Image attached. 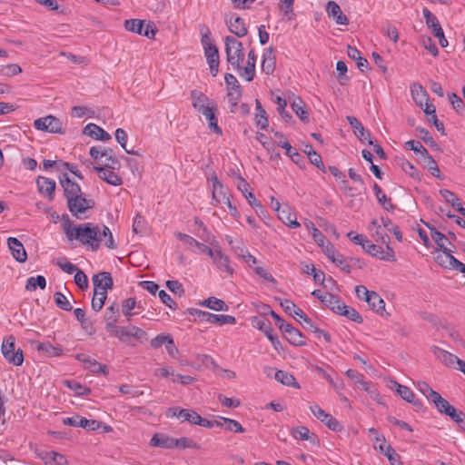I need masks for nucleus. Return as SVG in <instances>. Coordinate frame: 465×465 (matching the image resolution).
Instances as JSON below:
<instances>
[{
	"label": "nucleus",
	"instance_id": "obj_1",
	"mask_svg": "<svg viewBox=\"0 0 465 465\" xmlns=\"http://www.w3.org/2000/svg\"><path fill=\"white\" fill-rule=\"evenodd\" d=\"M63 229L69 241L77 240L84 245H90L93 251L99 249L102 239L97 225L86 223L72 227L71 221L67 219L63 223Z\"/></svg>",
	"mask_w": 465,
	"mask_h": 465
},
{
	"label": "nucleus",
	"instance_id": "obj_2",
	"mask_svg": "<svg viewBox=\"0 0 465 465\" xmlns=\"http://www.w3.org/2000/svg\"><path fill=\"white\" fill-rule=\"evenodd\" d=\"M226 60L232 66L241 71L242 69V64L244 60V51L242 44L235 37L227 35L224 38Z\"/></svg>",
	"mask_w": 465,
	"mask_h": 465
},
{
	"label": "nucleus",
	"instance_id": "obj_3",
	"mask_svg": "<svg viewBox=\"0 0 465 465\" xmlns=\"http://www.w3.org/2000/svg\"><path fill=\"white\" fill-rule=\"evenodd\" d=\"M15 337H6L2 343V353L5 359L15 366H21L24 362V354L21 349L15 350Z\"/></svg>",
	"mask_w": 465,
	"mask_h": 465
},
{
	"label": "nucleus",
	"instance_id": "obj_4",
	"mask_svg": "<svg viewBox=\"0 0 465 465\" xmlns=\"http://www.w3.org/2000/svg\"><path fill=\"white\" fill-rule=\"evenodd\" d=\"M190 97L193 107L203 115L211 109H217V104L201 91L192 90Z\"/></svg>",
	"mask_w": 465,
	"mask_h": 465
},
{
	"label": "nucleus",
	"instance_id": "obj_5",
	"mask_svg": "<svg viewBox=\"0 0 465 465\" xmlns=\"http://www.w3.org/2000/svg\"><path fill=\"white\" fill-rule=\"evenodd\" d=\"M124 28L129 32L144 35L148 38H153L157 31L153 23H148L144 28V21L140 19L125 20Z\"/></svg>",
	"mask_w": 465,
	"mask_h": 465
},
{
	"label": "nucleus",
	"instance_id": "obj_6",
	"mask_svg": "<svg viewBox=\"0 0 465 465\" xmlns=\"http://www.w3.org/2000/svg\"><path fill=\"white\" fill-rule=\"evenodd\" d=\"M34 126L37 130L52 134H62L64 133L62 122L53 115H47L35 120Z\"/></svg>",
	"mask_w": 465,
	"mask_h": 465
},
{
	"label": "nucleus",
	"instance_id": "obj_7",
	"mask_svg": "<svg viewBox=\"0 0 465 465\" xmlns=\"http://www.w3.org/2000/svg\"><path fill=\"white\" fill-rule=\"evenodd\" d=\"M191 314L195 316L202 322H206L218 325L234 324L236 322L235 317L232 315H218L197 309H194L193 312H191Z\"/></svg>",
	"mask_w": 465,
	"mask_h": 465
},
{
	"label": "nucleus",
	"instance_id": "obj_8",
	"mask_svg": "<svg viewBox=\"0 0 465 465\" xmlns=\"http://www.w3.org/2000/svg\"><path fill=\"white\" fill-rule=\"evenodd\" d=\"M367 253L371 256L377 257L382 261L395 262V252L394 250L387 243L386 251H384L381 246H378L372 243L370 240H368V243H365L362 248Z\"/></svg>",
	"mask_w": 465,
	"mask_h": 465
},
{
	"label": "nucleus",
	"instance_id": "obj_9",
	"mask_svg": "<svg viewBox=\"0 0 465 465\" xmlns=\"http://www.w3.org/2000/svg\"><path fill=\"white\" fill-rule=\"evenodd\" d=\"M94 204L93 200L86 199L83 193H81L79 196L74 197L69 201L67 207L74 216L79 218L86 210L93 208Z\"/></svg>",
	"mask_w": 465,
	"mask_h": 465
},
{
	"label": "nucleus",
	"instance_id": "obj_10",
	"mask_svg": "<svg viewBox=\"0 0 465 465\" xmlns=\"http://www.w3.org/2000/svg\"><path fill=\"white\" fill-rule=\"evenodd\" d=\"M312 414L323 422L330 430L333 431H340L342 429L341 423L333 418L331 414L325 412L319 405L314 404L310 407Z\"/></svg>",
	"mask_w": 465,
	"mask_h": 465
},
{
	"label": "nucleus",
	"instance_id": "obj_11",
	"mask_svg": "<svg viewBox=\"0 0 465 465\" xmlns=\"http://www.w3.org/2000/svg\"><path fill=\"white\" fill-rule=\"evenodd\" d=\"M252 325L254 328H257L259 331H262L265 336L271 341L272 344L274 348H277V345L280 344L278 337L273 334V330L271 326V322L261 317H252Z\"/></svg>",
	"mask_w": 465,
	"mask_h": 465
},
{
	"label": "nucleus",
	"instance_id": "obj_12",
	"mask_svg": "<svg viewBox=\"0 0 465 465\" xmlns=\"http://www.w3.org/2000/svg\"><path fill=\"white\" fill-rule=\"evenodd\" d=\"M63 423L72 427H81L89 430H96L100 428V422L98 420H88L78 414L64 419Z\"/></svg>",
	"mask_w": 465,
	"mask_h": 465
},
{
	"label": "nucleus",
	"instance_id": "obj_13",
	"mask_svg": "<svg viewBox=\"0 0 465 465\" xmlns=\"http://www.w3.org/2000/svg\"><path fill=\"white\" fill-rule=\"evenodd\" d=\"M93 169L98 173L99 178L108 184L119 186L123 183L122 177L114 172V169L106 167L104 164L102 166H94Z\"/></svg>",
	"mask_w": 465,
	"mask_h": 465
},
{
	"label": "nucleus",
	"instance_id": "obj_14",
	"mask_svg": "<svg viewBox=\"0 0 465 465\" xmlns=\"http://www.w3.org/2000/svg\"><path fill=\"white\" fill-rule=\"evenodd\" d=\"M323 252L333 263L341 267L342 271L347 273L351 272V265L345 262L343 255L341 254L330 242H327Z\"/></svg>",
	"mask_w": 465,
	"mask_h": 465
},
{
	"label": "nucleus",
	"instance_id": "obj_15",
	"mask_svg": "<svg viewBox=\"0 0 465 465\" xmlns=\"http://www.w3.org/2000/svg\"><path fill=\"white\" fill-rule=\"evenodd\" d=\"M75 358L77 361L83 363L84 369L89 370L91 372L104 373V375L108 373L106 365L101 364L96 360L92 359L85 353H78Z\"/></svg>",
	"mask_w": 465,
	"mask_h": 465
},
{
	"label": "nucleus",
	"instance_id": "obj_16",
	"mask_svg": "<svg viewBox=\"0 0 465 465\" xmlns=\"http://www.w3.org/2000/svg\"><path fill=\"white\" fill-rule=\"evenodd\" d=\"M60 183L64 189V195L66 198L67 203L74 197L79 196V194L82 193L80 185L77 183L73 182L68 177L67 173H64L60 177Z\"/></svg>",
	"mask_w": 465,
	"mask_h": 465
},
{
	"label": "nucleus",
	"instance_id": "obj_17",
	"mask_svg": "<svg viewBox=\"0 0 465 465\" xmlns=\"http://www.w3.org/2000/svg\"><path fill=\"white\" fill-rule=\"evenodd\" d=\"M213 259V263L223 272L232 275L233 269L230 266L229 257L225 255L221 249L212 250V254H208Z\"/></svg>",
	"mask_w": 465,
	"mask_h": 465
},
{
	"label": "nucleus",
	"instance_id": "obj_18",
	"mask_svg": "<svg viewBox=\"0 0 465 465\" xmlns=\"http://www.w3.org/2000/svg\"><path fill=\"white\" fill-rule=\"evenodd\" d=\"M169 415L177 417L182 422L188 421L191 424H197L200 414L189 409L173 407L168 410Z\"/></svg>",
	"mask_w": 465,
	"mask_h": 465
},
{
	"label": "nucleus",
	"instance_id": "obj_19",
	"mask_svg": "<svg viewBox=\"0 0 465 465\" xmlns=\"http://www.w3.org/2000/svg\"><path fill=\"white\" fill-rule=\"evenodd\" d=\"M346 120L353 129L354 134L359 138L361 142L364 143L365 141H368L369 144H373V140L371 137L370 132L365 130L364 126L355 116L348 115Z\"/></svg>",
	"mask_w": 465,
	"mask_h": 465
},
{
	"label": "nucleus",
	"instance_id": "obj_20",
	"mask_svg": "<svg viewBox=\"0 0 465 465\" xmlns=\"http://www.w3.org/2000/svg\"><path fill=\"white\" fill-rule=\"evenodd\" d=\"M94 291L101 292L112 289L114 286L113 278L110 272H102L93 276Z\"/></svg>",
	"mask_w": 465,
	"mask_h": 465
},
{
	"label": "nucleus",
	"instance_id": "obj_21",
	"mask_svg": "<svg viewBox=\"0 0 465 465\" xmlns=\"http://www.w3.org/2000/svg\"><path fill=\"white\" fill-rule=\"evenodd\" d=\"M376 442H380L378 449L388 458L391 465H403L401 461L400 455L391 445L386 444L384 437H377ZM375 448H377V446H375Z\"/></svg>",
	"mask_w": 465,
	"mask_h": 465
},
{
	"label": "nucleus",
	"instance_id": "obj_22",
	"mask_svg": "<svg viewBox=\"0 0 465 465\" xmlns=\"http://www.w3.org/2000/svg\"><path fill=\"white\" fill-rule=\"evenodd\" d=\"M204 55L210 67V73L216 76L219 72L220 56L218 48L215 45H208L204 49Z\"/></svg>",
	"mask_w": 465,
	"mask_h": 465
},
{
	"label": "nucleus",
	"instance_id": "obj_23",
	"mask_svg": "<svg viewBox=\"0 0 465 465\" xmlns=\"http://www.w3.org/2000/svg\"><path fill=\"white\" fill-rule=\"evenodd\" d=\"M7 245L15 260L18 262H25L26 261V252L23 243L17 238L9 237L7 239Z\"/></svg>",
	"mask_w": 465,
	"mask_h": 465
},
{
	"label": "nucleus",
	"instance_id": "obj_24",
	"mask_svg": "<svg viewBox=\"0 0 465 465\" xmlns=\"http://www.w3.org/2000/svg\"><path fill=\"white\" fill-rule=\"evenodd\" d=\"M431 350H432V352L435 355V357L441 363H443L445 366H447L449 368H455V364L458 365L459 361H460V359H459L456 355H454L440 347L433 346L431 348Z\"/></svg>",
	"mask_w": 465,
	"mask_h": 465
},
{
	"label": "nucleus",
	"instance_id": "obj_25",
	"mask_svg": "<svg viewBox=\"0 0 465 465\" xmlns=\"http://www.w3.org/2000/svg\"><path fill=\"white\" fill-rule=\"evenodd\" d=\"M281 331L285 335L287 341L292 345L302 346L306 344V341L302 332L298 329L292 326L291 324L287 323L285 326H283V329Z\"/></svg>",
	"mask_w": 465,
	"mask_h": 465
},
{
	"label": "nucleus",
	"instance_id": "obj_26",
	"mask_svg": "<svg viewBox=\"0 0 465 465\" xmlns=\"http://www.w3.org/2000/svg\"><path fill=\"white\" fill-rule=\"evenodd\" d=\"M175 236L177 239H179L181 242H183L185 245L189 247H195L200 253L204 254H212V250L209 246L198 242L192 236L177 232H175Z\"/></svg>",
	"mask_w": 465,
	"mask_h": 465
},
{
	"label": "nucleus",
	"instance_id": "obj_27",
	"mask_svg": "<svg viewBox=\"0 0 465 465\" xmlns=\"http://www.w3.org/2000/svg\"><path fill=\"white\" fill-rule=\"evenodd\" d=\"M38 191L41 194L46 196L50 201L54 197L55 182L52 179L38 176L36 179Z\"/></svg>",
	"mask_w": 465,
	"mask_h": 465
},
{
	"label": "nucleus",
	"instance_id": "obj_28",
	"mask_svg": "<svg viewBox=\"0 0 465 465\" xmlns=\"http://www.w3.org/2000/svg\"><path fill=\"white\" fill-rule=\"evenodd\" d=\"M326 13L329 17H332L336 24L346 25L349 23L347 16L342 13L340 5L334 1H329L326 4Z\"/></svg>",
	"mask_w": 465,
	"mask_h": 465
},
{
	"label": "nucleus",
	"instance_id": "obj_29",
	"mask_svg": "<svg viewBox=\"0 0 465 465\" xmlns=\"http://www.w3.org/2000/svg\"><path fill=\"white\" fill-rule=\"evenodd\" d=\"M276 66V58L273 48L268 47L264 50L262 61V70L267 75L273 74Z\"/></svg>",
	"mask_w": 465,
	"mask_h": 465
},
{
	"label": "nucleus",
	"instance_id": "obj_30",
	"mask_svg": "<svg viewBox=\"0 0 465 465\" xmlns=\"http://www.w3.org/2000/svg\"><path fill=\"white\" fill-rule=\"evenodd\" d=\"M275 137L279 139L278 145L286 150V154L292 159V161L295 163H299L302 161V156L298 153L296 149H293L290 143L286 140L284 135L282 133L276 132L274 134Z\"/></svg>",
	"mask_w": 465,
	"mask_h": 465
},
{
	"label": "nucleus",
	"instance_id": "obj_31",
	"mask_svg": "<svg viewBox=\"0 0 465 465\" xmlns=\"http://www.w3.org/2000/svg\"><path fill=\"white\" fill-rule=\"evenodd\" d=\"M84 134L89 136V137H92L95 140H100V141H109L111 140V135L106 132L104 131L103 128H101L100 126H98L97 124H88L84 128Z\"/></svg>",
	"mask_w": 465,
	"mask_h": 465
},
{
	"label": "nucleus",
	"instance_id": "obj_32",
	"mask_svg": "<svg viewBox=\"0 0 465 465\" xmlns=\"http://www.w3.org/2000/svg\"><path fill=\"white\" fill-rule=\"evenodd\" d=\"M255 64H256V54L253 49L250 50L248 53L247 58V65L242 67L240 72V75L245 77L246 81L251 82L255 74Z\"/></svg>",
	"mask_w": 465,
	"mask_h": 465
},
{
	"label": "nucleus",
	"instance_id": "obj_33",
	"mask_svg": "<svg viewBox=\"0 0 465 465\" xmlns=\"http://www.w3.org/2000/svg\"><path fill=\"white\" fill-rule=\"evenodd\" d=\"M151 447H159L164 449L175 448L174 438L162 433H155L150 440Z\"/></svg>",
	"mask_w": 465,
	"mask_h": 465
},
{
	"label": "nucleus",
	"instance_id": "obj_34",
	"mask_svg": "<svg viewBox=\"0 0 465 465\" xmlns=\"http://www.w3.org/2000/svg\"><path fill=\"white\" fill-rule=\"evenodd\" d=\"M119 306L114 302L108 306L104 312L105 330L112 329L118 322L119 319Z\"/></svg>",
	"mask_w": 465,
	"mask_h": 465
},
{
	"label": "nucleus",
	"instance_id": "obj_35",
	"mask_svg": "<svg viewBox=\"0 0 465 465\" xmlns=\"http://www.w3.org/2000/svg\"><path fill=\"white\" fill-rule=\"evenodd\" d=\"M425 225L430 229V237L434 241V242L438 246V251L440 250H447L449 249L447 245H450V242L449 240V237L440 232H439L435 227L430 226L429 223H424Z\"/></svg>",
	"mask_w": 465,
	"mask_h": 465
},
{
	"label": "nucleus",
	"instance_id": "obj_36",
	"mask_svg": "<svg viewBox=\"0 0 465 465\" xmlns=\"http://www.w3.org/2000/svg\"><path fill=\"white\" fill-rule=\"evenodd\" d=\"M35 349L47 357H58L63 353V349L59 346H54L50 342H36Z\"/></svg>",
	"mask_w": 465,
	"mask_h": 465
},
{
	"label": "nucleus",
	"instance_id": "obj_37",
	"mask_svg": "<svg viewBox=\"0 0 465 465\" xmlns=\"http://www.w3.org/2000/svg\"><path fill=\"white\" fill-rule=\"evenodd\" d=\"M411 92L413 100L419 106L423 107V103L429 101L426 90L420 84L414 83L411 86Z\"/></svg>",
	"mask_w": 465,
	"mask_h": 465
},
{
	"label": "nucleus",
	"instance_id": "obj_38",
	"mask_svg": "<svg viewBox=\"0 0 465 465\" xmlns=\"http://www.w3.org/2000/svg\"><path fill=\"white\" fill-rule=\"evenodd\" d=\"M441 252L437 253L435 256V262L445 269H451L453 266L452 261L455 257L451 254L452 250H440Z\"/></svg>",
	"mask_w": 465,
	"mask_h": 465
},
{
	"label": "nucleus",
	"instance_id": "obj_39",
	"mask_svg": "<svg viewBox=\"0 0 465 465\" xmlns=\"http://www.w3.org/2000/svg\"><path fill=\"white\" fill-rule=\"evenodd\" d=\"M366 302L371 308V310L381 314V316L384 315L385 302L377 292H373L372 294H369Z\"/></svg>",
	"mask_w": 465,
	"mask_h": 465
},
{
	"label": "nucleus",
	"instance_id": "obj_40",
	"mask_svg": "<svg viewBox=\"0 0 465 465\" xmlns=\"http://www.w3.org/2000/svg\"><path fill=\"white\" fill-rule=\"evenodd\" d=\"M229 30L238 37H243L247 35L248 29L244 20L239 16L229 23Z\"/></svg>",
	"mask_w": 465,
	"mask_h": 465
},
{
	"label": "nucleus",
	"instance_id": "obj_41",
	"mask_svg": "<svg viewBox=\"0 0 465 465\" xmlns=\"http://www.w3.org/2000/svg\"><path fill=\"white\" fill-rule=\"evenodd\" d=\"M347 54L357 62V66L361 72H365L368 69L369 63L367 59L361 56V53L356 47L348 45Z\"/></svg>",
	"mask_w": 465,
	"mask_h": 465
},
{
	"label": "nucleus",
	"instance_id": "obj_42",
	"mask_svg": "<svg viewBox=\"0 0 465 465\" xmlns=\"http://www.w3.org/2000/svg\"><path fill=\"white\" fill-rule=\"evenodd\" d=\"M130 338H134L138 341L143 342V341H146L147 334L143 329H141L137 326H134V325H130V326L126 327V330L124 332V339H125L124 342H129Z\"/></svg>",
	"mask_w": 465,
	"mask_h": 465
},
{
	"label": "nucleus",
	"instance_id": "obj_43",
	"mask_svg": "<svg viewBox=\"0 0 465 465\" xmlns=\"http://www.w3.org/2000/svg\"><path fill=\"white\" fill-rule=\"evenodd\" d=\"M202 306H204L206 308H209L213 311L216 312H225L228 311L227 304L221 299H218L216 297H210L206 300H203L200 302Z\"/></svg>",
	"mask_w": 465,
	"mask_h": 465
},
{
	"label": "nucleus",
	"instance_id": "obj_44",
	"mask_svg": "<svg viewBox=\"0 0 465 465\" xmlns=\"http://www.w3.org/2000/svg\"><path fill=\"white\" fill-rule=\"evenodd\" d=\"M324 298H326L324 304L330 307L335 313L339 314L341 312L342 309H345V303L341 302V300L332 293L325 292Z\"/></svg>",
	"mask_w": 465,
	"mask_h": 465
},
{
	"label": "nucleus",
	"instance_id": "obj_45",
	"mask_svg": "<svg viewBox=\"0 0 465 465\" xmlns=\"http://www.w3.org/2000/svg\"><path fill=\"white\" fill-rule=\"evenodd\" d=\"M103 154L104 166L110 167L111 169H119L121 167V163L116 158L113 149L104 147L103 149Z\"/></svg>",
	"mask_w": 465,
	"mask_h": 465
},
{
	"label": "nucleus",
	"instance_id": "obj_46",
	"mask_svg": "<svg viewBox=\"0 0 465 465\" xmlns=\"http://www.w3.org/2000/svg\"><path fill=\"white\" fill-rule=\"evenodd\" d=\"M373 190L375 192L378 202L383 206L385 210L393 211L396 208V206L392 203L391 199L386 196V194L382 192L381 188L377 183H374Z\"/></svg>",
	"mask_w": 465,
	"mask_h": 465
},
{
	"label": "nucleus",
	"instance_id": "obj_47",
	"mask_svg": "<svg viewBox=\"0 0 465 465\" xmlns=\"http://www.w3.org/2000/svg\"><path fill=\"white\" fill-rule=\"evenodd\" d=\"M135 308L142 309L140 304H137L136 300L134 298L125 299L122 303V312L126 317V320L130 322L132 320V316L137 314L138 312H132V311Z\"/></svg>",
	"mask_w": 465,
	"mask_h": 465
},
{
	"label": "nucleus",
	"instance_id": "obj_48",
	"mask_svg": "<svg viewBox=\"0 0 465 465\" xmlns=\"http://www.w3.org/2000/svg\"><path fill=\"white\" fill-rule=\"evenodd\" d=\"M292 108L301 121H309V113L305 108L303 101L300 97H297L292 101Z\"/></svg>",
	"mask_w": 465,
	"mask_h": 465
},
{
	"label": "nucleus",
	"instance_id": "obj_49",
	"mask_svg": "<svg viewBox=\"0 0 465 465\" xmlns=\"http://www.w3.org/2000/svg\"><path fill=\"white\" fill-rule=\"evenodd\" d=\"M274 378L283 385L299 388L295 378L289 372L279 370L275 372Z\"/></svg>",
	"mask_w": 465,
	"mask_h": 465
},
{
	"label": "nucleus",
	"instance_id": "obj_50",
	"mask_svg": "<svg viewBox=\"0 0 465 465\" xmlns=\"http://www.w3.org/2000/svg\"><path fill=\"white\" fill-rule=\"evenodd\" d=\"M255 104H256V115H255L256 124L261 129L265 130L268 127V118H267L266 111L263 109V107L262 106V104L260 103L259 100H256Z\"/></svg>",
	"mask_w": 465,
	"mask_h": 465
},
{
	"label": "nucleus",
	"instance_id": "obj_51",
	"mask_svg": "<svg viewBox=\"0 0 465 465\" xmlns=\"http://www.w3.org/2000/svg\"><path fill=\"white\" fill-rule=\"evenodd\" d=\"M217 109H211L208 113L204 114L203 116L206 118L208 122V126L210 130L215 133L218 135H222L223 131L221 127L218 125V119L216 116Z\"/></svg>",
	"mask_w": 465,
	"mask_h": 465
},
{
	"label": "nucleus",
	"instance_id": "obj_52",
	"mask_svg": "<svg viewBox=\"0 0 465 465\" xmlns=\"http://www.w3.org/2000/svg\"><path fill=\"white\" fill-rule=\"evenodd\" d=\"M430 401L435 405L438 411L441 414L446 415V413L452 407V405L450 404V402L447 400L442 398L439 392L436 395H432V400Z\"/></svg>",
	"mask_w": 465,
	"mask_h": 465
},
{
	"label": "nucleus",
	"instance_id": "obj_53",
	"mask_svg": "<svg viewBox=\"0 0 465 465\" xmlns=\"http://www.w3.org/2000/svg\"><path fill=\"white\" fill-rule=\"evenodd\" d=\"M39 287L41 290L45 289L46 280L44 276L38 275L36 277H29L26 281L25 289L30 292H34Z\"/></svg>",
	"mask_w": 465,
	"mask_h": 465
},
{
	"label": "nucleus",
	"instance_id": "obj_54",
	"mask_svg": "<svg viewBox=\"0 0 465 465\" xmlns=\"http://www.w3.org/2000/svg\"><path fill=\"white\" fill-rule=\"evenodd\" d=\"M440 194L448 203H450L457 211L458 208L462 207L460 200L453 192L448 189H441L440 190Z\"/></svg>",
	"mask_w": 465,
	"mask_h": 465
},
{
	"label": "nucleus",
	"instance_id": "obj_55",
	"mask_svg": "<svg viewBox=\"0 0 465 465\" xmlns=\"http://www.w3.org/2000/svg\"><path fill=\"white\" fill-rule=\"evenodd\" d=\"M106 297H107V292H104V291H101V292H95L94 291V295H93V298H92V302H91V305H92V309L95 312H99L104 304V302L106 300Z\"/></svg>",
	"mask_w": 465,
	"mask_h": 465
},
{
	"label": "nucleus",
	"instance_id": "obj_56",
	"mask_svg": "<svg viewBox=\"0 0 465 465\" xmlns=\"http://www.w3.org/2000/svg\"><path fill=\"white\" fill-rule=\"evenodd\" d=\"M114 135H115V140L117 141V143H120V145L125 150V152L127 153L139 155V153L137 151L128 150L126 148L128 135H127V133L124 129H122V128L116 129Z\"/></svg>",
	"mask_w": 465,
	"mask_h": 465
},
{
	"label": "nucleus",
	"instance_id": "obj_57",
	"mask_svg": "<svg viewBox=\"0 0 465 465\" xmlns=\"http://www.w3.org/2000/svg\"><path fill=\"white\" fill-rule=\"evenodd\" d=\"M407 150L413 151L415 153H420L424 158L430 153L428 150L419 141L410 140L404 143Z\"/></svg>",
	"mask_w": 465,
	"mask_h": 465
},
{
	"label": "nucleus",
	"instance_id": "obj_58",
	"mask_svg": "<svg viewBox=\"0 0 465 465\" xmlns=\"http://www.w3.org/2000/svg\"><path fill=\"white\" fill-rule=\"evenodd\" d=\"M43 459L45 460V463L54 462L56 465H66L67 464L66 458L63 454L58 453L56 451L46 452Z\"/></svg>",
	"mask_w": 465,
	"mask_h": 465
},
{
	"label": "nucleus",
	"instance_id": "obj_59",
	"mask_svg": "<svg viewBox=\"0 0 465 465\" xmlns=\"http://www.w3.org/2000/svg\"><path fill=\"white\" fill-rule=\"evenodd\" d=\"M339 314L345 316L351 321L357 323H361L363 322L361 315L354 308L347 306L346 304L345 309H342L341 312H340Z\"/></svg>",
	"mask_w": 465,
	"mask_h": 465
},
{
	"label": "nucleus",
	"instance_id": "obj_60",
	"mask_svg": "<svg viewBox=\"0 0 465 465\" xmlns=\"http://www.w3.org/2000/svg\"><path fill=\"white\" fill-rule=\"evenodd\" d=\"M242 89L230 88L227 93L228 103L231 104V111L234 112L239 100L242 97Z\"/></svg>",
	"mask_w": 465,
	"mask_h": 465
},
{
	"label": "nucleus",
	"instance_id": "obj_61",
	"mask_svg": "<svg viewBox=\"0 0 465 465\" xmlns=\"http://www.w3.org/2000/svg\"><path fill=\"white\" fill-rule=\"evenodd\" d=\"M274 102L278 104L277 111L280 114V115L284 119L285 122H290L292 120V114H290L288 112H286L285 107L287 105V102L284 98L281 96H276L274 99Z\"/></svg>",
	"mask_w": 465,
	"mask_h": 465
},
{
	"label": "nucleus",
	"instance_id": "obj_62",
	"mask_svg": "<svg viewBox=\"0 0 465 465\" xmlns=\"http://www.w3.org/2000/svg\"><path fill=\"white\" fill-rule=\"evenodd\" d=\"M307 226L312 227V237H313L314 241L318 243V245L322 247V251H323L325 249V246L327 245V242H329V241L326 239V237L323 235V233L314 226L313 223L309 222Z\"/></svg>",
	"mask_w": 465,
	"mask_h": 465
},
{
	"label": "nucleus",
	"instance_id": "obj_63",
	"mask_svg": "<svg viewBox=\"0 0 465 465\" xmlns=\"http://www.w3.org/2000/svg\"><path fill=\"white\" fill-rule=\"evenodd\" d=\"M66 385L78 396L88 395L91 390L76 381H67Z\"/></svg>",
	"mask_w": 465,
	"mask_h": 465
},
{
	"label": "nucleus",
	"instance_id": "obj_64",
	"mask_svg": "<svg viewBox=\"0 0 465 465\" xmlns=\"http://www.w3.org/2000/svg\"><path fill=\"white\" fill-rule=\"evenodd\" d=\"M54 302L55 304L62 310L70 312L72 310V305L67 300V298L60 292H56L54 293Z\"/></svg>",
	"mask_w": 465,
	"mask_h": 465
}]
</instances>
